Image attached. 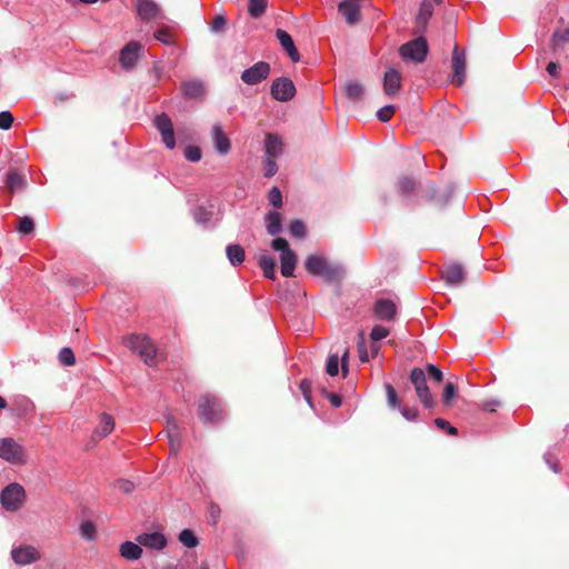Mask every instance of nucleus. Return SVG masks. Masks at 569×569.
Returning <instances> with one entry per match:
<instances>
[{
    "mask_svg": "<svg viewBox=\"0 0 569 569\" xmlns=\"http://www.w3.org/2000/svg\"><path fill=\"white\" fill-rule=\"evenodd\" d=\"M6 406H7L6 400L0 396V409L6 408Z\"/></svg>",
    "mask_w": 569,
    "mask_h": 569,
    "instance_id": "obj_63",
    "label": "nucleus"
},
{
    "mask_svg": "<svg viewBox=\"0 0 569 569\" xmlns=\"http://www.w3.org/2000/svg\"><path fill=\"white\" fill-rule=\"evenodd\" d=\"M442 277L447 283L458 286L463 281L465 272L459 264H448L442 271Z\"/></svg>",
    "mask_w": 569,
    "mask_h": 569,
    "instance_id": "obj_21",
    "label": "nucleus"
},
{
    "mask_svg": "<svg viewBox=\"0 0 569 569\" xmlns=\"http://www.w3.org/2000/svg\"><path fill=\"white\" fill-rule=\"evenodd\" d=\"M500 403L499 401L497 400H491V401H486L483 402L482 405V409L483 410H488V411H495L496 410V407H498Z\"/></svg>",
    "mask_w": 569,
    "mask_h": 569,
    "instance_id": "obj_55",
    "label": "nucleus"
},
{
    "mask_svg": "<svg viewBox=\"0 0 569 569\" xmlns=\"http://www.w3.org/2000/svg\"><path fill=\"white\" fill-rule=\"evenodd\" d=\"M399 52L403 60L421 63L428 54V44L425 38L419 37L402 44Z\"/></svg>",
    "mask_w": 569,
    "mask_h": 569,
    "instance_id": "obj_6",
    "label": "nucleus"
},
{
    "mask_svg": "<svg viewBox=\"0 0 569 569\" xmlns=\"http://www.w3.org/2000/svg\"><path fill=\"white\" fill-rule=\"evenodd\" d=\"M276 36H277V39L279 40L280 44L282 46V48L287 51L290 59L293 62L299 61L300 54L295 46V42H293L291 36L282 29H278L276 32Z\"/></svg>",
    "mask_w": 569,
    "mask_h": 569,
    "instance_id": "obj_18",
    "label": "nucleus"
},
{
    "mask_svg": "<svg viewBox=\"0 0 569 569\" xmlns=\"http://www.w3.org/2000/svg\"><path fill=\"white\" fill-rule=\"evenodd\" d=\"M436 2H440L441 0H435Z\"/></svg>",
    "mask_w": 569,
    "mask_h": 569,
    "instance_id": "obj_64",
    "label": "nucleus"
},
{
    "mask_svg": "<svg viewBox=\"0 0 569 569\" xmlns=\"http://www.w3.org/2000/svg\"><path fill=\"white\" fill-rule=\"evenodd\" d=\"M447 430L451 435H456L457 433V429L455 427L450 426V425H448Z\"/></svg>",
    "mask_w": 569,
    "mask_h": 569,
    "instance_id": "obj_61",
    "label": "nucleus"
},
{
    "mask_svg": "<svg viewBox=\"0 0 569 569\" xmlns=\"http://www.w3.org/2000/svg\"><path fill=\"white\" fill-rule=\"evenodd\" d=\"M141 50L142 46L137 41H130L127 46H124L120 51L121 67L127 70L132 69L139 59Z\"/></svg>",
    "mask_w": 569,
    "mask_h": 569,
    "instance_id": "obj_13",
    "label": "nucleus"
},
{
    "mask_svg": "<svg viewBox=\"0 0 569 569\" xmlns=\"http://www.w3.org/2000/svg\"><path fill=\"white\" fill-rule=\"evenodd\" d=\"M226 251L227 257L232 266H238L243 262L244 250L239 244H229Z\"/></svg>",
    "mask_w": 569,
    "mask_h": 569,
    "instance_id": "obj_31",
    "label": "nucleus"
},
{
    "mask_svg": "<svg viewBox=\"0 0 569 569\" xmlns=\"http://www.w3.org/2000/svg\"><path fill=\"white\" fill-rule=\"evenodd\" d=\"M327 373L330 376H336L339 372V358L337 355H332L328 358L327 361Z\"/></svg>",
    "mask_w": 569,
    "mask_h": 569,
    "instance_id": "obj_40",
    "label": "nucleus"
},
{
    "mask_svg": "<svg viewBox=\"0 0 569 569\" xmlns=\"http://www.w3.org/2000/svg\"><path fill=\"white\" fill-rule=\"evenodd\" d=\"M114 428V420L111 416L102 413L99 417V423L93 431L96 439H102L107 437Z\"/></svg>",
    "mask_w": 569,
    "mask_h": 569,
    "instance_id": "obj_22",
    "label": "nucleus"
},
{
    "mask_svg": "<svg viewBox=\"0 0 569 569\" xmlns=\"http://www.w3.org/2000/svg\"><path fill=\"white\" fill-rule=\"evenodd\" d=\"M221 406L217 398L203 396L199 402V416L204 422L216 421L221 416Z\"/></svg>",
    "mask_w": 569,
    "mask_h": 569,
    "instance_id": "obj_8",
    "label": "nucleus"
},
{
    "mask_svg": "<svg viewBox=\"0 0 569 569\" xmlns=\"http://www.w3.org/2000/svg\"><path fill=\"white\" fill-rule=\"evenodd\" d=\"M343 93L348 99L352 101H359L363 97L365 88L359 82L350 81L345 84Z\"/></svg>",
    "mask_w": 569,
    "mask_h": 569,
    "instance_id": "obj_28",
    "label": "nucleus"
},
{
    "mask_svg": "<svg viewBox=\"0 0 569 569\" xmlns=\"http://www.w3.org/2000/svg\"><path fill=\"white\" fill-rule=\"evenodd\" d=\"M170 446H171L172 450L177 451L178 447L176 446L174 440H173L172 437H170Z\"/></svg>",
    "mask_w": 569,
    "mask_h": 569,
    "instance_id": "obj_62",
    "label": "nucleus"
},
{
    "mask_svg": "<svg viewBox=\"0 0 569 569\" xmlns=\"http://www.w3.org/2000/svg\"><path fill=\"white\" fill-rule=\"evenodd\" d=\"M282 141L277 134H268L266 138V157L277 158L282 152Z\"/></svg>",
    "mask_w": 569,
    "mask_h": 569,
    "instance_id": "obj_24",
    "label": "nucleus"
},
{
    "mask_svg": "<svg viewBox=\"0 0 569 569\" xmlns=\"http://www.w3.org/2000/svg\"><path fill=\"white\" fill-rule=\"evenodd\" d=\"M224 24L226 18L223 16H217L211 23V30L219 31L224 27Z\"/></svg>",
    "mask_w": 569,
    "mask_h": 569,
    "instance_id": "obj_51",
    "label": "nucleus"
},
{
    "mask_svg": "<svg viewBox=\"0 0 569 569\" xmlns=\"http://www.w3.org/2000/svg\"><path fill=\"white\" fill-rule=\"evenodd\" d=\"M267 0H249L248 11L253 18H258L266 11Z\"/></svg>",
    "mask_w": 569,
    "mask_h": 569,
    "instance_id": "obj_32",
    "label": "nucleus"
},
{
    "mask_svg": "<svg viewBox=\"0 0 569 569\" xmlns=\"http://www.w3.org/2000/svg\"><path fill=\"white\" fill-rule=\"evenodd\" d=\"M26 498L23 487L17 482L10 483L1 492V505L7 511H17Z\"/></svg>",
    "mask_w": 569,
    "mask_h": 569,
    "instance_id": "obj_7",
    "label": "nucleus"
},
{
    "mask_svg": "<svg viewBox=\"0 0 569 569\" xmlns=\"http://www.w3.org/2000/svg\"><path fill=\"white\" fill-rule=\"evenodd\" d=\"M290 232L293 237L302 238L306 233L305 224L301 220H293L290 223Z\"/></svg>",
    "mask_w": 569,
    "mask_h": 569,
    "instance_id": "obj_41",
    "label": "nucleus"
},
{
    "mask_svg": "<svg viewBox=\"0 0 569 569\" xmlns=\"http://www.w3.org/2000/svg\"><path fill=\"white\" fill-rule=\"evenodd\" d=\"M296 87L288 78H279L271 86L272 97L278 101H289L293 98Z\"/></svg>",
    "mask_w": 569,
    "mask_h": 569,
    "instance_id": "obj_12",
    "label": "nucleus"
},
{
    "mask_svg": "<svg viewBox=\"0 0 569 569\" xmlns=\"http://www.w3.org/2000/svg\"><path fill=\"white\" fill-rule=\"evenodd\" d=\"M33 221L29 217H23L19 220V227L18 230L22 234H28L33 231Z\"/></svg>",
    "mask_w": 569,
    "mask_h": 569,
    "instance_id": "obj_39",
    "label": "nucleus"
},
{
    "mask_svg": "<svg viewBox=\"0 0 569 569\" xmlns=\"http://www.w3.org/2000/svg\"><path fill=\"white\" fill-rule=\"evenodd\" d=\"M452 83L462 86L466 78V58L465 53L456 47L452 52Z\"/></svg>",
    "mask_w": 569,
    "mask_h": 569,
    "instance_id": "obj_14",
    "label": "nucleus"
},
{
    "mask_svg": "<svg viewBox=\"0 0 569 569\" xmlns=\"http://www.w3.org/2000/svg\"><path fill=\"white\" fill-rule=\"evenodd\" d=\"M59 360L64 366H72L76 362L74 355L70 348H62L59 353Z\"/></svg>",
    "mask_w": 569,
    "mask_h": 569,
    "instance_id": "obj_37",
    "label": "nucleus"
},
{
    "mask_svg": "<svg viewBox=\"0 0 569 569\" xmlns=\"http://www.w3.org/2000/svg\"><path fill=\"white\" fill-rule=\"evenodd\" d=\"M12 560L19 566H27L40 559L39 550L30 545L19 546L11 551Z\"/></svg>",
    "mask_w": 569,
    "mask_h": 569,
    "instance_id": "obj_11",
    "label": "nucleus"
},
{
    "mask_svg": "<svg viewBox=\"0 0 569 569\" xmlns=\"http://www.w3.org/2000/svg\"><path fill=\"white\" fill-rule=\"evenodd\" d=\"M413 181L409 178H403L400 182H399V188L402 192H409L413 189Z\"/></svg>",
    "mask_w": 569,
    "mask_h": 569,
    "instance_id": "obj_52",
    "label": "nucleus"
},
{
    "mask_svg": "<svg viewBox=\"0 0 569 569\" xmlns=\"http://www.w3.org/2000/svg\"><path fill=\"white\" fill-rule=\"evenodd\" d=\"M435 423H436V426H437V427H439L440 429H447V427H448V425H449V422H448V421H446L445 419H440V418L436 419V420H435Z\"/></svg>",
    "mask_w": 569,
    "mask_h": 569,
    "instance_id": "obj_59",
    "label": "nucleus"
},
{
    "mask_svg": "<svg viewBox=\"0 0 569 569\" xmlns=\"http://www.w3.org/2000/svg\"><path fill=\"white\" fill-rule=\"evenodd\" d=\"M118 487L120 490L124 492H130L133 488V485L130 481L121 480L119 481Z\"/></svg>",
    "mask_w": 569,
    "mask_h": 569,
    "instance_id": "obj_56",
    "label": "nucleus"
},
{
    "mask_svg": "<svg viewBox=\"0 0 569 569\" xmlns=\"http://www.w3.org/2000/svg\"><path fill=\"white\" fill-rule=\"evenodd\" d=\"M0 458L12 465H22L27 461V453L13 438H2L0 439Z\"/></svg>",
    "mask_w": 569,
    "mask_h": 569,
    "instance_id": "obj_5",
    "label": "nucleus"
},
{
    "mask_svg": "<svg viewBox=\"0 0 569 569\" xmlns=\"http://www.w3.org/2000/svg\"><path fill=\"white\" fill-rule=\"evenodd\" d=\"M120 555L128 560H137L142 555L141 545L126 541L119 548Z\"/></svg>",
    "mask_w": 569,
    "mask_h": 569,
    "instance_id": "obj_25",
    "label": "nucleus"
},
{
    "mask_svg": "<svg viewBox=\"0 0 569 569\" xmlns=\"http://www.w3.org/2000/svg\"><path fill=\"white\" fill-rule=\"evenodd\" d=\"M458 396V389L455 383L447 382L442 392V401L446 406H451L452 401Z\"/></svg>",
    "mask_w": 569,
    "mask_h": 569,
    "instance_id": "obj_33",
    "label": "nucleus"
},
{
    "mask_svg": "<svg viewBox=\"0 0 569 569\" xmlns=\"http://www.w3.org/2000/svg\"><path fill=\"white\" fill-rule=\"evenodd\" d=\"M433 7L430 2H422L419 13L417 16V20L419 23H426L428 19L432 16Z\"/></svg>",
    "mask_w": 569,
    "mask_h": 569,
    "instance_id": "obj_35",
    "label": "nucleus"
},
{
    "mask_svg": "<svg viewBox=\"0 0 569 569\" xmlns=\"http://www.w3.org/2000/svg\"><path fill=\"white\" fill-rule=\"evenodd\" d=\"M184 157L192 162H197L201 159V150L194 146H188L184 150Z\"/></svg>",
    "mask_w": 569,
    "mask_h": 569,
    "instance_id": "obj_42",
    "label": "nucleus"
},
{
    "mask_svg": "<svg viewBox=\"0 0 569 569\" xmlns=\"http://www.w3.org/2000/svg\"><path fill=\"white\" fill-rule=\"evenodd\" d=\"M80 533L87 540H93L96 538L97 529L91 521L82 522L80 526Z\"/></svg>",
    "mask_w": 569,
    "mask_h": 569,
    "instance_id": "obj_36",
    "label": "nucleus"
},
{
    "mask_svg": "<svg viewBox=\"0 0 569 569\" xmlns=\"http://www.w3.org/2000/svg\"><path fill=\"white\" fill-rule=\"evenodd\" d=\"M212 140L216 150L220 154H227L230 150V140L223 132L222 127L219 123L212 127Z\"/></svg>",
    "mask_w": 569,
    "mask_h": 569,
    "instance_id": "obj_17",
    "label": "nucleus"
},
{
    "mask_svg": "<svg viewBox=\"0 0 569 569\" xmlns=\"http://www.w3.org/2000/svg\"><path fill=\"white\" fill-rule=\"evenodd\" d=\"M358 348H359V356H360L361 361H363V362L368 361L369 357H368V353H367V350H366V347H365L363 336H361V340H360V343H359Z\"/></svg>",
    "mask_w": 569,
    "mask_h": 569,
    "instance_id": "obj_53",
    "label": "nucleus"
},
{
    "mask_svg": "<svg viewBox=\"0 0 569 569\" xmlns=\"http://www.w3.org/2000/svg\"><path fill=\"white\" fill-rule=\"evenodd\" d=\"M559 64L557 62H549L547 66V71L551 77H557L559 73Z\"/></svg>",
    "mask_w": 569,
    "mask_h": 569,
    "instance_id": "obj_54",
    "label": "nucleus"
},
{
    "mask_svg": "<svg viewBox=\"0 0 569 569\" xmlns=\"http://www.w3.org/2000/svg\"><path fill=\"white\" fill-rule=\"evenodd\" d=\"M153 37L159 42L171 46L176 42V33L173 28L168 26H161L159 27L156 32L153 33Z\"/></svg>",
    "mask_w": 569,
    "mask_h": 569,
    "instance_id": "obj_27",
    "label": "nucleus"
},
{
    "mask_svg": "<svg viewBox=\"0 0 569 569\" xmlns=\"http://www.w3.org/2000/svg\"><path fill=\"white\" fill-rule=\"evenodd\" d=\"M154 126L161 134L162 142L168 149L176 147V139L171 119L162 113L154 118Z\"/></svg>",
    "mask_w": 569,
    "mask_h": 569,
    "instance_id": "obj_9",
    "label": "nucleus"
},
{
    "mask_svg": "<svg viewBox=\"0 0 569 569\" xmlns=\"http://www.w3.org/2000/svg\"><path fill=\"white\" fill-rule=\"evenodd\" d=\"M274 159L276 158L266 157V161H264V176L268 177V178L274 176L277 170H278V167H277V163H276Z\"/></svg>",
    "mask_w": 569,
    "mask_h": 569,
    "instance_id": "obj_47",
    "label": "nucleus"
},
{
    "mask_svg": "<svg viewBox=\"0 0 569 569\" xmlns=\"http://www.w3.org/2000/svg\"><path fill=\"white\" fill-rule=\"evenodd\" d=\"M401 87V74L395 70L389 69L383 78V92L387 96H395Z\"/></svg>",
    "mask_w": 569,
    "mask_h": 569,
    "instance_id": "obj_16",
    "label": "nucleus"
},
{
    "mask_svg": "<svg viewBox=\"0 0 569 569\" xmlns=\"http://www.w3.org/2000/svg\"><path fill=\"white\" fill-rule=\"evenodd\" d=\"M305 267L313 276L322 277L326 281H338L343 277L341 266L328 261L321 254H310L306 258Z\"/></svg>",
    "mask_w": 569,
    "mask_h": 569,
    "instance_id": "obj_1",
    "label": "nucleus"
},
{
    "mask_svg": "<svg viewBox=\"0 0 569 569\" xmlns=\"http://www.w3.org/2000/svg\"><path fill=\"white\" fill-rule=\"evenodd\" d=\"M397 312L396 303L389 299H380L375 305V315L382 320H390Z\"/></svg>",
    "mask_w": 569,
    "mask_h": 569,
    "instance_id": "obj_19",
    "label": "nucleus"
},
{
    "mask_svg": "<svg viewBox=\"0 0 569 569\" xmlns=\"http://www.w3.org/2000/svg\"><path fill=\"white\" fill-rule=\"evenodd\" d=\"M393 112H395V107L391 104H388L378 110L377 117L380 121L387 122L388 120L391 119Z\"/></svg>",
    "mask_w": 569,
    "mask_h": 569,
    "instance_id": "obj_44",
    "label": "nucleus"
},
{
    "mask_svg": "<svg viewBox=\"0 0 569 569\" xmlns=\"http://www.w3.org/2000/svg\"><path fill=\"white\" fill-rule=\"evenodd\" d=\"M6 186L10 192L19 191L26 186L24 177L17 171H11L7 176Z\"/></svg>",
    "mask_w": 569,
    "mask_h": 569,
    "instance_id": "obj_30",
    "label": "nucleus"
},
{
    "mask_svg": "<svg viewBox=\"0 0 569 569\" xmlns=\"http://www.w3.org/2000/svg\"><path fill=\"white\" fill-rule=\"evenodd\" d=\"M386 392H387V401L389 407L397 408L399 407V400L396 393L395 388L391 385H386Z\"/></svg>",
    "mask_w": 569,
    "mask_h": 569,
    "instance_id": "obj_43",
    "label": "nucleus"
},
{
    "mask_svg": "<svg viewBox=\"0 0 569 569\" xmlns=\"http://www.w3.org/2000/svg\"><path fill=\"white\" fill-rule=\"evenodd\" d=\"M389 335V329L383 326H375L371 330L370 337L372 340L378 341L386 338Z\"/></svg>",
    "mask_w": 569,
    "mask_h": 569,
    "instance_id": "obj_46",
    "label": "nucleus"
},
{
    "mask_svg": "<svg viewBox=\"0 0 569 569\" xmlns=\"http://www.w3.org/2000/svg\"><path fill=\"white\" fill-rule=\"evenodd\" d=\"M271 248L280 252L281 274L283 277H292L298 258L290 249L288 241L283 238H276L271 241Z\"/></svg>",
    "mask_w": 569,
    "mask_h": 569,
    "instance_id": "obj_3",
    "label": "nucleus"
},
{
    "mask_svg": "<svg viewBox=\"0 0 569 569\" xmlns=\"http://www.w3.org/2000/svg\"><path fill=\"white\" fill-rule=\"evenodd\" d=\"M13 122V117L9 111L0 112V129L8 130Z\"/></svg>",
    "mask_w": 569,
    "mask_h": 569,
    "instance_id": "obj_49",
    "label": "nucleus"
},
{
    "mask_svg": "<svg viewBox=\"0 0 569 569\" xmlns=\"http://www.w3.org/2000/svg\"><path fill=\"white\" fill-rule=\"evenodd\" d=\"M426 369H427L428 375L432 379H435L437 382H440L443 379L442 371L435 365H427Z\"/></svg>",
    "mask_w": 569,
    "mask_h": 569,
    "instance_id": "obj_50",
    "label": "nucleus"
},
{
    "mask_svg": "<svg viewBox=\"0 0 569 569\" xmlns=\"http://www.w3.org/2000/svg\"><path fill=\"white\" fill-rule=\"evenodd\" d=\"M268 199L273 207L279 208L282 204V194L277 187L269 191Z\"/></svg>",
    "mask_w": 569,
    "mask_h": 569,
    "instance_id": "obj_45",
    "label": "nucleus"
},
{
    "mask_svg": "<svg viewBox=\"0 0 569 569\" xmlns=\"http://www.w3.org/2000/svg\"><path fill=\"white\" fill-rule=\"evenodd\" d=\"M410 381L415 387L418 400L423 407L430 409L435 406V399L427 386L426 372L423 369L416 367L410 372Z\"/></svg>",
    "mask_w": 569,
    "mask_h": 569,
    "instance_id": "obj_4",
    "label": "nucleus"
},
{
    "mask_svg": "<svg viewBox=\"0 0 569 569\" xmlns=\"http://www.w3.org/2000/svg\"><path fill=\"white\" fill-rule=\"evenodd\" d=\"M138 14L143 20H151L160 16V7L152 0H139L137 3Z\"/></svg>",
    "mask_w": 569,
    "mask_h": 569,
    "instance_id": "obj_20",
    "label": "nucleus"
},
{
    "mask_svg": "<svg viewBox=\"0 0 569 569\" xmlns=\"http://www.w3.org/2000/svg\"><path fill=\"white\" fill-rule=\"evenodd\" d=\"M555 48L562 46L566 42H569V29H563L556 31L552 38Z\"/></svg>",
    "mask_w": 569,
    "mask_h": 569,
    "instance_id": "obj_38",
    "label": "nucleus"
},
{
    "mask_svg": "<svg viewBox=\"0 0 569 569\" xmlns=\"http://www.w3.org/2000/svg\"><path fill=\"white\" fill-rule=\"evenodd\" d=\"M330 401L333 407H340L341 406V399L338 395L331 393L330 395Z\"/></svg>",
    "mask_w": 569,
    "mask_h": 569,
    "instance_id": "obj_58",
    "label": "nucleus"
},
{
    "mask_svg": "<svg viewBox=\"0 0 569 569\" xmlns=\"http://www.w3.org/2000/svg\"><path fill=\"white\" fill-rule=\"evenodd\" d=\"M124 346L138 353L148 366L157 363L158 350L147 336L129 335L123 338Z\"/></svg>",
    "mask_w": 569,
    "mask_h": 569,
    "instance_id": "obj_2",
    "label": "nucleus"
},
{
    "mask_svg": "<svg viewBox=\"0 0 569 569\" xmlns=\"http://www.w3.org/2000/svg\"><path fill=\"white\" fill-rule=\"evenodd\" d=\"M266 228L269 234L276 236L281 232V214L277 211H269L266 214Z\"/></svg>",
    "mask_w": 569,
    "mask_h": 569,
    "instance_id": "obj_26",
    "label": "nucleus"
},
{
    "mask_svg": "<svg viewBox=\"0 0 569 569\" xmlns=\"http://www.w3.org/2000/svg\"><path fill=\"white\" fill-rule=\"evenodd\" d=\"M181 90L184 96L189 98H198L203 94L204 87L202 82L192 80V81H186L181 84Z\"/></svg>",
    "mask_w": 569,
    "mask_h": 569,
    "instance_id": "obj_29",
    "label": "nucleus"
},
{
    "mask_svg": "<svg viewBox=\"0 0 569 569\" xmlns=\"http://www.w3.org/2000/svg\"><path fill=\"white\" fill-rule=\"evenodd\" d=\"M347 358H348V351H345V353L342 355V369L343 370L346 369Z\"/></svg>",
    "mask_w": 569,
    "mask_h": 569,
    "instance_id": "obj_60",
    "label": "nucleus"
},
{
    "mask_svg": "<svg viewBox=\"0 0 569 569\" xmlns=\"http://www.w3.org/2000/svg\"><path fill=\"white\" fill-rule=\"evenodd\" d=\"M400 412L402 417L408 421H415L419 416V411L415 407H402Z\"/></svg>",
    "mask_w": 569,
    "mask_h": 569,
    "instance_id": "obj_48",
    "label": "nucleus"
},
{
    "mask_svg": "<svg viewBox=\"0 0 569 569\" xmlns=\"http://www.w3.org/2000/svg\"><path fill=\"white\" fill-rule=\"evenodd\" d=\"M270 73V66L267 62L259 61L241 73V80L247 84H257L267 79Z\"/></svg>",
    "mask_w": 569,
    "mask_h": 569,
    "instance_id": "obj_10",
    "label": "nucleus"
},
{
    "mask_svg": "<svg viewBox=\"0 0 569 569\" xmlns=\"http://www.w3.org/2000/svg\"><path fill=\"white\" fill-rule=\"evenodd\" d=\"M179 541L187 548H194L198 545L197 537L189 529H183L179 533Z\"/></svg>",
    "mask_w": 569,
    "mask_h": 569,
    "instance_id": "obj_34",
    "label": "nucleus"
},
{
    "mask_svg": "<svg viewBox=\"0 0 569 569\" xmlns=\"http://www.w3.org/2000/svg\"><path fill=\"white\" fill-rule=\"evenodd\" d=\"M137 541L149 549L161 550L167 545L166 537L160 532H146L138 536Z\"/></svg>",
    "mask_w": 569,
    "mask_h": 569,
    "instance_id": "obj_15",
    "label": "nucleus"
},
{
    "mask_svg": "<svg viewBox=\"0 0 569 569\" xmlns=\"http://www.w3.org/2000/svg\"><path fill=\"white\" fill-rule=\"evenodd\" d=\"M258 263L266 278L271 280L276 279V262L272 257L262 252L258 257Z\"/></svg>",
    "mask_w": 569,
    "mask_h": 569,
    "instance_id": "obj_23",
    "label": "nucleus"
},
{
    "mask_svg": "<svg viewBox=\"0 0 569 569\" xmlns=\"http://www.w3.org/2000/svg\"><path fill=\"white\" fill-rule=\"evenodd\" d=\"M220 515V509L218 506H210V516L212 517L213 521H216V519L219 517Z\"/></svg>",
    "mask_w": 569,
    "mask_h": 569,
    "instance_id": "obj_57",
    "label": "nucleus"
}]
</instances>
